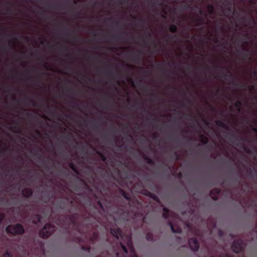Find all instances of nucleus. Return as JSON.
<instances>
[{"instance_id":"nucleus-1","label":"nucleus","mask_w":257,"mask_h":257,"mask_svg":"<svg viewBox=\"0 0 257 257\" xmlns=\"http://www.w3.org/2000/svg\"><path fill=\"white\" fill-rule=\"evenodd\" d=\"M6 231L9 234L13 235H22L25 232L24 226L20 223L16 224H11L7 226L6 228Z\"/></svg>"},{"instance_id":"nucleus-2","label":"nucleus","mask_w":257,"mask_h":257,"mask_svg":"<svg viewBox=\"0 0 257 257\" xmlns=\"http://www.w3.org/2000/svg\"><path fill=\"white\" fill-rule=\"evenodd\" d=\"M55 226L50 223H47L42 230L40 231V235L44 239L47 238L55 231Z\"/></svg>"},{"instance_id":"nucleus-3","label":"nucleus","mask_w":257,"mask_h":257,"mask_svg":"<svg viewBox=\"0 0 257 257\" xmlns=\"http://www.w3.org/2000/svg\"><path fill=\"white\" fill-rule=\"evenodd\" d=\"M245 246L246 244L243 240L238 239L233 241L231 248L234 253H238L244 251Z\"/></svg>"},{"instance_id":"nucleus-4","label":"nucleus","mask_w":257,"mask_h":257,"mask_svg":"<svg viewBox=\"0 0 257 257\" xmlns=\"http://www.w3.org/2000/svg\"><path fill=\"white\" fill-rule=\"evenodd\" d=\"M78 214L74 213L73 214L67 215V218L70 221V224L72 225L75 227V229L80 233H82L80 228V223L77 221Z\"/></svg>"},{"instance_id":"nucleus-5","label":"nucleus","mask_w":257,"mask_h":257,"mask_svg":"<svg viewBox=\"0 0 257 257\" xmlns=\"http://www.w3.org/2000/svg\"><path fill=\"white\" fill-rule=\"evenodd\" d=\"M116 214L119 216L120 219L123 221H126L128 218L129 210L128 208H123L121 205L117 209Z\"/></svg>"},{"instance_id":"nucleus-6","label":"nucleus","mask_w":257,"mask_h":257,"mask_svg":"<svg viewBox=\"0 0 257 257\" xmlns=\"http://www.w3.org/2000/svg\"><path fill=\"white\" fill-rule=\"evenodd\" d=\"M188 244L191 249L194 251L198 250L199 244L196 238L192 237L188 239Z\"/></svg>"},{"instance_id":"nucleus-7","label":"nucleus","mask_w":257,"mask_h":257,"mask_svg":"<svg viewBox=\"0 0 257 257\" xmlns=\"http://www.w3.org/2000/svg\"><path fill=\"white\" fill-rule=\"evenodd\" d=\"M110 233L117 240L119 239V237H122V231L119 227H113L111 228Z\"/></svg>"},{"instance_id":"nucleus-8","label":"nucleus","mask_w":257,"mask_h":257,"mask_svg":"<svg viewBox=\"0 0 257 257\" xmlns=\"http://www.w3.org/2000/svg\"><path fill=\"white\" fill-rule=\"evenodd\" d=\"M119 192L120 194L125 198L128 202L127 204V208H130L132 206V204L134 203L132 201V198L130 195L126 192H125L123 190L121 189H119Z\"/></svg>"},{"instance_id":"nucleus-9","label":"nucleus","mask_w":257,"mask_h":257,"mask_svg":"<svg viewBox=\"0 0 257 257\" xmlns=\"http://www.w3.org/2000/svg\"><path fill=\"white\" fill-rule=\"evenodd\" d=\"M228 73H222L221 75V78H223L225 80H228L229 79L232 78L233 79L232 80V84H234L235 86H238V83H236L235 82V77L234 76L230 73V71L229 70H227Z\"/></svg>"},{"instance_id":"nucleus-10","label":"nucleus","mask_w":257,"mask_h":257,"mask_svg":"<svg viewBox=\"0 0 257 257\" xmlns=\"http://www.w3.org/2000/svg\"><path fill=\"white\" fill-rule=\"evenodd\" d=\"M89 243L90 244H93L98 239L99 234L97 230H94L92 234L89 235Z\"/></svg>"},{"instance_id":"nucleus-11","label":"nucleus","mask_w":257,"mask_h":257,"mask_svg":"<svg viewBox=\"0 0 257 257\" xmlns=\"http://www.w3.org/2000/svg\"><path fill=\"white\" fill-rule=\"evenodd\" d=\"M220 193V190L218 188H214L210 191V195H212L213 200L216 201L218 199V195Z\"/></svg>"},{"instance_id":"nucleus-12","label":"nucleus","mask_w":257,"mask_h":257,"mask_svg":"<svg viewBox=\"0 0 257 257\" xmlns=\"http://www.w3.org/2000/svg\"><path fill=\"white\" fill-rule=\"evenodd\" d=\"M42 217L40 214H35L31 217V220L34 224H37L42 222Z\"/></svg>"},{"instance_id":"nucleus-13","label":"nucleus","mask_w":257,"mask_h":257,"mask_svg":"<svg viewBox=\"0 0 257 257\" xmlns=\"http://www.w3.org/2000/svg\"><path fill=\"white\" fill-rule=\"evenodd\" d=\"M132 58L133 61L138 63L142 59V54L140 51H138L136 53L132 55Z\"/></svg>"},{"instance_id":"nucleus-14","label":"nucleus","mask_w":257,"mask_h":257,"mask_svg":"<svg viewBox=\"0 0 257 257\" xmlns=\"http://www.w3.org/2000/svg\"><path fill=\"white\" fill-rule=\"evenodd\" d=\"M23 101L28 105H32L33 107L37 106V102L32 98H26L23 100Z\"/></svg>"},{"instance_id":"nucleus-15","label":"nucleus","mask_w":257,"mask_h":257,"mask_svg":"<svg viewBox=\"0 0 257 257\" xmlns=\"http://www.w3.org/2000/svg\"><path fill=\"white\" fill-rule=\"evenodd\" d=\"M22 192L23 196L25 198H30L33 194L32 189L28 188L23 189Z\"/></svg>"},{"instance_id":"nucleus-16","label":"nucleus","mask_w":257,"mask_h":257,"mask_svg":"<svg viewBox=\"0 0 257 257\" xmlns=\"http://www.w3.org/2000/svg\"><path fill=\"white\" fill-rule=\"evenodd\" d=\"M168 224L170 227L173 233H180L182 232V229L180 227H177L175 229L171 221H168Z\"/></svg>"},{"instance_id":"nucleus-17","label":"nucleus","mask_w":257,"mask_h":257,"mask_svg":"<svg viewBox=\"0 0 257 257\" xmlns=\"http://www.w3.org/2000/svg\"><path fill=\"white\" fill-rule=\"evenodd\" d=\"M215 123L217 125L225 128L226 130H229V127L222 121L216 120Z\"/></svg>"},{"instance_id":"nucleus-18","label":"nucleus","mask_w":257,"mask_h":257,"mask_svg":"<svg viewBox=\"0 0 257 257\" xmlns=\"http://www.w3.org/2000/svg\"><path fill=\"white\" fill-rule=\"evenodd\" d=\"M163 213L162 216H163V218H164L165 219H169V218L170 217L169 210L167 208L164 207L163 208Z\"/></svg>"},{"instance_id":"nucleus-19","label":"nucleus","mask_w":257,"mask_h":257,"mask_svg":"<svg viewBox=\"0 0 257 257\" xmlns=\"http://www.w3.org/2000/svg\"><path fill=\"white\" fill-rule=\"evenodd\" d=\"M143 157V159L146 161L147 164L149 165H154L155 164L154 161L148 156L144 155Z\"/></svg>"},{"instance_id":"nucleus-20","label":"nucleus","mask_w":257,"mask_h":257,"mask_svg":"<svg viewBox=\"0 0 257 257\" xmlns=\"http://www.w3.org/2000/svg\"><path fill=\"white\" fill-rule=\"evenodd\" d=\"M200 142L203 145H206L208 143V138L203 135H201L200 136Z\"/></svg>"},{"instance_id":"nucleus-21","label":"nucleus","mask_w":257,"mask_h":257,"mask_svg":"<svg viewBox=\"0 0 257 257\" xmlns=\"http://www.w3.org/2000/svg\"><path fill=\"white\" fill-rule=\"evenodd\" d=\"M207 11L210 15H214L215 13L214 6L212 5H208L207 6Z\"/></svg>"},{"instance_id":"nucleus-22","label":"nucleus","mask_w":257,"mask_h":257,"mask_svg":"<svg viewBox=\"0 0 257 257\" xmlns=\"http://www.w3.org/2000/svg\"><path fill=\"white\" fill-rule=\"evenodd\" d=\"M148 196L150 197L151 198H152L154 200L156 201L157 202H160V200L158 196L152 193L148 192Z\"/></svg>"},{"instance_id":"nucleus-23","label":"nucleus","mask_w":257,"mask_h":257,"mask_svg":"<svg viewBox=\"0 0 257 257\" xmlns=\"http://www.w3.org/2000/svg\"><path fill=\"white\" fill-rule=\"evenodd\" d=\"M249 49L246 48H243V51L240 52V53L243 56L244 58H246L248 56Z\"/></svg>"},{"instance_id":"nucleus-24","label":"nucleus","mask_w":257,"mask_h":257,"mask_svg":"<svg viewBox=\"0 0 257 257\" xmlns=\"http://www.w3.org/2000/svg\"><path fill=\"white\" fill-rule=\"evenodd\" d=\"M235 107L237 108L238 111L241 110V106H242V102L240 100H237L234 104Z\"/></svg>"},{"instance_id":"nucleus-25","label":"nucleus","mask_w":257,"mask_h":257,"mask_svg":"<svg viewBox=\"0 0 257 257\" xmlns=\"http://www.w3.org/2000/svg\"><path fill=\"white\" fill-rule=\"evenodd\" d=\"M146 238L147 240L152 241L154 240L153 234L151 232H148L146 234Z\"/></svg>"},{"instance_id":"nucleus-26","label":"nucleus","mask_w":257,"mask_h":257,"mask_svg":"<svg viewBox=\"0 0 257 257\" xmlns=\"http://www.w3.org/2000/svg\"><path fill=\"white\" fill-rule=\"evenodd\" d=\"M177 30V26L174 24L171 25L169 27V31L172 33H176Z\"/></svg>"},{"instance_id":"nucleus-27","label":"nucleus","mask_w":257,"mask_h":257,"mask_svg":"<svg viewBox=\"0 0 257 257\" xmlns=\"http://www.w3.org/2000/svg\"><path fill=\"white\" fill-rule=\"evenodd\" d=\"M139 215H140L141 217L142 218V222H145V220L146 217H145V216H144L142 212H140L139 210H138V211L135 212V215L136 216H138Z\"/></svg>"},{"instance_id":"nucleus-28","label":"nucleus","mask_w":257,"mask_h":257,"mask_svg":"<svg viewBox=\"0 0 257 257\" xmlns=\"http://www.w3.org/2000/svg\"><path fill=\"white\" fill-rule=\"evenodd\" d=\"M197 25L201 26L205 23V20L204 18H200L196 20Z\"/></svg>"},{"instance_id":"nucleus-29","label":"nucleus","mask_w":257,"mask_h":257,"mask_svg":"<svg viewBox=\"0 0 257 257\" xmlns=\"http://www.w3.org/2000/svg\"><path fill=\"white\" fill-rule=\"evenodd\" d=\"M81 249L83 250L86 251L88 252H89L91 249V246L90 245H82L81 246Z\"/></svg>"},{"instance_id":"nucleus-30","label":"nucleus","mask_w":257,"mask_h":257,"mask_svg":"<svg viewBox=\"0 0 257 257\" xmlns=\"http://www.w3.org/2000/svg\"><path fill=\"white\" fill-rule=\"evenodd\" d=\"M97 154H98L100 156L101 160L103 162H105L106 161L107 158L105 155H104L103 154L101 153L99 151L97 152Z\"/></svg>"},{"instance_id":"nucleus-31","label":"nucleus","mask_w":257,"mask_h":257,"mask_svg":"<svg viewBox=\"0 0 257 257\" xmlns=\"http://www.w3.org/2000/svg\"><path fill=\"white\" fill-rule=\"evenodd\" d=\"M120 245L123 250V251H124V252L125 253V254H127L128 253V250H127V249L126 247V246L125 245H124L121 242H120Z\"/></svg>"},{"instance_id":"nucleus-32","label":"nucleus","mask_w":257,"mask_h":257,"mask_svg":"<svg viewBox=\"0 0 257 257\" xmlns=\"http://www.w3.org/2000/svg\"><path fill=\"white\" fill-rule=\"evenodd\" d=\"M3 257H12V255L9 251L6 250L3 254Z\"/></svg>"},{"instance_id":"nucleus-33","label":"nucleus","mask_w":257,"mask_h":257,"mask_svg":"<svg viewBox=\"0 0 257 257\" xmlns=\"http://www.w3.org/2000/svg\"><path fill=\"white\" fill-rule=\"evenodd\" d=\"M69 167L72 170H74L75 169H76L77 167L76 166H75V165L72 162H71L69 164Z\"/></svg>"},{"instance_id":"nucleus-34","label":"nucleus","mask_w":257,"mask_h":257,"mask_svg":"<svg viewBox=\"0 0 257 257\" xmlns=\"http://www.w3.org/2000/svg\"><path fill=\"white\" fill-rule=\"evenodd\" d=\"M5 218V214L0 213V223L4 220Z\"/></svg>"},{"instance_id":"nucleus-35","label":"nucleus","mask_w":257,"mask_h":257,"mask_svg":"<svg viewBox=\"0 0 257 257\" xmlns=\"http://www.w3.org/2000/svg\"><path fill=\"white\" fill-rule=\"evenodd\" d=\"M111 38L112 39H122V37L121 36H116L115 35H112L111 36Z\"/></svg>"},{"instance_id":"nucleus-36","label":"nucleus","mask_w":257,"mask_h":257,"mask_svg":"<svg viewBox=\"0 0 257 257\" xmlns=\"http://www.w3.org/2000/svg\"><path fill=\"white\" fill-rule=\"evenodd\" d=\"M97 205L102 210H104V207L100 201L97 202Z\"/></svg>"},{"instance_id":"nucleus-37","label":"nucleus","mask_w":257,"mask_h":257,"mask_svg":"<svg viewBox=\"0 0 257 257\" xmlns=\"http://www.w3.org/2000/svg\"><path fill=\"white\" fill-rule=\"evenodd\" d=\"M199 13L201 15H204L205 17H207V14L206 13H204L203 11L201 9H199Z\"/></svg>"},{"instance_id":"nucleus-38","label":"nucleus","mask_w":257,"mask_h":257,"mask_svg":"<svg viewBox=\"0 0 257 257\" xmlns=\"http://www.w3.org/2000/svg\"><path fill=\"white\" fill-rule=\"evenodd\" d=\"M132 239H131V237H129V238L128 239L127 244L128 246H130L132 245Z\"/></svg>"},{"instance_id":"nucleus-39","label":"nucleus","mask_w":257,"mask_h":257,"mask_svg":"<svg viewBox=\"0 0 257 257\" xmlns=\"http://www.w3.org/2000/svg\"><path fill=\"white\" fill-rule=\"evenodd\" d=\"M131 257H138L134 250L132 251Z\"/></svg>"},{"instance_id":"nucleus-40","label":"nucleus","mask_w":257,"mask_h":257,"mask_svg":"<svg viewBox=\"0 0 257 257\" xmlns=\"http://www.w3.org/2000/svg\"><path fill=\"white\" fill-rule=\"evenodd\" d=\"M227 12L229 13H232V8L231 7H228L226 9Z\"/></svg>"},{"instance_id":"nucleus-41","label":"nucleus","mask_w":257,"mask_h":257,"mask_svg":"<svg viewBox=\"0 0 257 257\" xmlns=\"http://www.w3.org/2000/svg\"><path fill=\"white\" fill-rule=\"evenodd\" d=\"M221 257H234L233 255H229V254H223L221 256Z\"/></svg>"},{"instance_id":"nucleus-42","label":"nucleus","mask_w":257,"mask_h":257,"mask_svg":"<svg viewBox=\"0 0 257 257\" xmlns=\"http://www.w3.org/2000/svg\"><path fill=\"white\" fill-rule=\"evenodd\" d=\"M74 173L77 175H79V171L78 170V169H77V168L76 169H75L74 170H73Z\"/></svg>"},{"instance_id":"nucleus-43","label":"nucleus","mask_w":257,"mask_h":257,"mask_svg":"<svg viewBox=\"0 0 257 257\" xmlns=\"http://www.w3.org/2000/svg\"><path fill=\"white\" fill-rule=\"evenodd\" d=\"M118 22H116V21H112V22H111V24H112L113 26V25H117H117H118Z\"/></svg>"},{"instance_id":"nucleus-44","label":"nucleus","mask_w":257,"mask_h":257,"mask_svg":"<svg viewBox=\"0 0 257 257\" xmlns=\"http://www.w3.org/2000/svg\"><path fill=\"white\" fill-rule=\"evenodd\" d=\"M254 89H255V87L253 85H250L249 87V89L250 90H254Z\"/></svg>"},{"instance_id":"nucleus-45","label":"nucleus","mask_w":257,"mask_h":257,"mask_svg":"<svg viewBox=\"0 0 257 257\" xmlns=\"http://www.w3.org/2000/svg\"><path fill=\"white\" fill-rule=\"evenodd\" d=\"M256 0H248L249 1V3L251 4V5H253L255 3V2L256 1Z\"/></svg>"},{"instance_id":"nucleus-46","label":"nucleus","mask_w":257,"mask_h":257,"mask_svg":"<svg viewBox=\"0 0 257 257\" xmlns=\"http://www.w3.org/2000/svg\"><path fill=\"white\" fill-rule=\"evenodd\" d=\"M152 137H153V139L156 140V139H157L158 136L156 134H153L152 135Z\"/></svg>"},{"instance_id":"nucleus-47","label":"nucleus","mask_w":257,"mask_h":257,"mask_svg":"<svg viewBox=\"0 0 257 257\" xmlns=\"http://www.w3.org/2000/svg\"><path fill=\"white\" fill-rule=\"evenodd\" d=\"M235 181H236L239 184L240 183V180L239 179V177H237L235 179Z\"/></svg>"},{"instance_id":"nucleus-48","label":"nucleus","mask_w":257,"mask_h":257,"mask_svg":"<svg viewBox=\"0 0 257 257\" xmlns=\"http://www.w3.org/2000/svg\"><path fill=\"white\" fill-rule=\"evenodd\" d=\"M78 105H79V104L77 102H75L74 103V105L73 106L74 107H77V108H78Z\"/></svg>"},{"instance_id":"nucleus-49","label":"nucleus","mask_w":257,"mask_h":257,"mask_svg":"<svg viewBox=\"0 0 257 257\" xmlns=\"http://www.w3.org/2000/svg\"><path fill=\"white\" fill-rule=\"evenodd\" d=\"M243 43H244V44L243 45V46L247 44V41H246V38L244 39Z\"/></svg>"},{"instance_id":"nucleus-50","label":"nucleus","mask_w":257,"mask_h":257,"mask_svg":"<svg viewBox=\"0 0 257 257\" xmlns=\"http://www.w3.org/2000/svg\"><path fill=\"white\" fill-rule=\"evenodd\" d=\"M151 96L154 97V98H156L157 97V95L155 93H152L151 94Z\"/></svg>"},{"instance_id":"nucleus-51","label":"nucleus","mask_w":257,"mask_h":257,"mask_svg":"<svg viewBox=\"0 0 257 257\" xmlns=\"http://www.w3.org/2000/svg\"><path fill=\"white\" fill-rule=\"evenodd\" d=\"M163 13H164V15H163V17L166 18V15H167V12L166 11L164 10Z\"/></svg>"},{"instance_id":"nucleus-52","label":"nucleus","mask_w":257,"mask_h":257,"mask_svg":"<svg viewBox=\"0 0 257 257\" xmlns=\"http://www.w3.org/2000/svg\"><path fill=\"white\" fill-rule=\"evenodd\" d=\"M241 20H242L243 21H244V22L246 21V17H245V16L242 17L241 18Z\"/></svg>"},{"instance_id":"nucleus-53","label":"nucleus","mask_w":257,"mask_h":257,"mask_svg":"<svg viewBox=\"0 0 257 257\" xmlns=\"http://www.w3.org/2000/svg\"><path fill=\"white\" fill-rule=\"evenodd\" d=\"M230 136L233 137V138H235V134H233V133H231L230 134Z\"/></svg>"},{"instance_id":"nucleus-54","label":"nucleus","mask_w":257,"mask_h":257,"mask_svg":"<svg viewBox=\"0 0 257 257\" xmlns=\"http://www.w3.org/2000/svg\"><path fill=\"white\" fill-rule=\"evenodd\" d=\"M252 130H253V131L257 134V128H255V127H253L252 128Z\"/></svg>"},{"instance_id":"nucleus-55","label":"nucleus","mask_w":257,"mask_h":257,"mask_svg":"<svg viewBox=\"0 0 257 257\" xmlns=\"http://www.w3.org/2000/svg\"><path fill=\"white\" fill-rule=\"evenodd\" d=\"M252 130H253V131L257 134V128H255V127H253L252 128Z\"/></svg>"},{"instance_id":"nucleus-56","label":"nucleus","mask_w":257,"mask_h":257,"mask_svg":"<svg viewBox=\"0 0 257 257\" xmlns=\"http://www.w3.org/2000/svg\"><path fill=\"white\" fill-rule=\"evenodd\" d=\"M6 151H7V149H6V148H4V149H3L1 151V152H2V153H5V152H6Z\"/></svg>"},{"instance_id":"nucleus-57","label":"nucleus","mask_w":257,"mask_h":257,"mask_svg":"<svg viewBox=\"0 0 257 257\" xmlns=\"http://www.w3.org/2000/svg\"><path fill=\"white\" fill-rule=\"evenodd\" d=\"M244 150H245L246 152H247V153H250L249 150L247 148H246V147H245V148H244Z\"/></svg>"},{"instance_id":"nucleus-58","label":"nucleus","mask_w":257,"mask_h":257,"mask_svg":"<svg viewBox=\"0 0 257 257\" xmlns=\"http://www.w3.org/2000/svg\"><path fill=\"white\" fill-rule=\"evenodd\" d=\"M190 5H186L185 6V9L188 8H190Z\"/></svg>"},{"instance_id":"nucleus-59","label":"nucleus","mask_w":257,"mask_h":257,"mask_svg":"<svg viewBox=\"0 0 257 257\" xmlns=\"http://www.w3.org/2000/svg\"><path fill=\"white\" fill-rule=\"evenodd\" d=\"M253 74L254 75H256V74H257V71L254 70V71L253 72Z\"/></svg>"},{"instance_id":"nucleus-60","label":"nucleus","mask_w":257,"mask_h":257,"mask_svg":"<svg viewBox=\"0 0 257 257\" xmlns=\"http://www.w3.org/2000/svg\"><path fill=\"white\" fill-rule=\"evenodd\" d=\"M152 120L154 121H158V119H157L156 118H153Z\"/></svg>"},{"instance_id":"nucleus-61","label":"nucleus","mask_w":257,"mask_h":257,"mask_svg":"<svg viewBox=\"0 0 257 257\" xmlns=\"http://www.w3.org/2000/svg\"><path fill=\"white\" fill-rule=\"evenodd\" d=\"M36 133H37V134L38 135H40V131L39 130H37L36 131Z\"/></svg>"},{"instance_id":"nucleus-62","label":"nucleus","mask_w":257,"mask_h":257,"mask_svg":"<svg viewBox=\"0 0 257 257\" xmlns=\"http://www.w3.org/2000/svg\"><path fill=\"white\" fill-rule=\"evenodd\" d=\"M9 45L14 44V42L12 41H10L9 43Z\"/></svg>"},{"instance_id":"nucleus-63","label":"nucleus","mask_w":257,"mask_h":257,"mask_svg":"<svg viewBox=\"0 0 257 257\" xmlns=\"http://www.w3.org/2000/svg\"><path fill=\"white\" fill-rule=\"evenodd\" d=\"M70 204H73V203H74V201L73 200H71L70 202H69Z\"/></svg>"},{"instance_id":"nucleus-64","label":"nucleus","mask_w":257,"mask_h":257,"mask_svg":"<svg viewBox=\"0 0 257 257\" xmlns=\"http://www.w3.org/2000/svg\"><path fill=\"white\" fill-rule=\"evenodd\" d=\"M255 232L257 233V223L255 227Z\"/></svg>"}]
</instances>
